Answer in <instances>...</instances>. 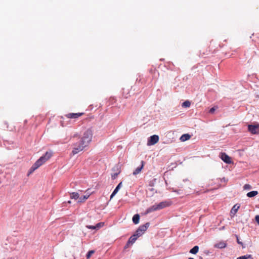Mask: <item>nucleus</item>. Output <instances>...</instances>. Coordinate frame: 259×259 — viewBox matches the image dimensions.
<instances>
[{
    "instance_id": "nucleus-1",
    "label": "nucleus",
    "mask_w": 259,
    "mask_h": 259,
    "mask_svg": "<svg viewBox=\"0 0 259 259\" xmlns=\"http://www.w3.org/2000/svg\"><path fill=\"white\" fill-rule=\"evenodd\" d=\"M52 156L51 152H47L45 154L41 156L31 167L28 175L32 173L35 170L48 161Z\"/></svg>"
},
{
    "instance_id": "nucleus-2",
    "label": "nucleus",
    "mask_w": 259,
    "mask_h": 259,
    "mask_svg": "<svg viewBox=\"0 0 259 259\" xmlns=\"http://www.w3.org/2000/svg\"><path fill=\"white\" fill-rule=\"evenodd\" d=\"M170 204H171L170 203H169L168 202H166V201L161 202L158 204H155L153 205V206L149 207L146 210V212L150 213L152 211L160 210L164 207L169 206Z\"/></svg>"
},
{
    "instance_id": "nucleus-3",
    "label": "nucleus",
    "mask_w": 259,
    "mask_h": 259,
    "mask_svg": "<svg viewBox=\"0 0 259 259\" xmlns=\"http://www.w3.org/2000/svg\"><path fill=\"white\" fill-rule=\"evenodd\" d=\"M92 131L91 130L88 129L84 132L80 141L88 146L92 141Z\"/></svg>"
},
{
    "instance_id": "nucleus-4",
    "label": "nucleus",
    "mask_w": 259,
    "mask_h": 259,
    "mask_svg": "<svg viewBox=\"0 0 259 259\" xmlns=\"http://www.w3.org/2000/svg\"><path fill=\"white\" fill-rule=\"evenodd\" d=\"M87 146L83 143L81 141H79L73 144V148L72 151V154L75 155L79 152L82 151Z\"/></svg>"
},
{
    "instance_id": "nucleus-5",
    "label": "nucleus",
    "mask_w": 259,
    "mask_h": 259,
    "mask_svg": "<svg viewBox=\"0 0 259 259\" xmlns=\"http://www.w3.org/2000/svg\"><path fill=\"white\" fill-rule=\"evenodd\" d=\"M248 130L252 134H258L259 124H249L248 125Z\"/></svg>"
},
{
    "instance_id": "nucleus-6",
    "label": "nucleus",
    "mask_w": 259,
    "mask_h": 259,
    "mask_svg": "<svg viewBox=\"0 0 259 259\" xmlns=\"http://www.w3.org/2000/svg\"><path fill=\"white\" fill-rule=\"evenodd\" d=\"M138 238H139V237L137 236L135 234L132 236H131L130 238L128 239V240L127 241L126 245L124 246V249H126L128 247H129L131 245H133L137 240Z\"/></svg>"
},
{
    "instance_id": "nucleus-7",
    "label": "nucleus",
    "mask_w": 259,
    "mask_h": 259,
    "mask_svg": "<svg viewBox=\"0 0 259 259\" xmlns=\"http://www.w3.org/2000/svg\"><path fill=\"white\" fill-rule=\"evenodd\" d=\"M84 113L83 112H79V113H69L66 114L65 116L67 118L70 119H77L82 115H84Z\"/></svg>"
},
{
    "instance_id": "nucleus-8",
    "label": "nucleus",
    "mask_w": 259,
    "mask_h": 259,
    "mask_svg": "<svg viewBox=\"0 0 259 259\" xmlns=\"http://www.w3.org/2000/svg\"><path fill=\"white\" fill-rule=\"evenodd\" d=\"M159 141V137L157 135H154L151 136L148 141V145H153L156 144Z\"/></svg>"
},
{
    "instance_id": "nucleus-9",
    "label": "nucleus",
    "mask_w": 259,
    "mask_h": 259,
    "mask_svg": "<svg viewBox=\"0 0 259 259\" xmlns=\"http://www.w3.org/2000/svg\"><path fill=\"white\" fill-rule=\"evenodd\" d=\"M220 158L223 161L227 164H231L232 162L231 157L227 155L225 153H221Z\"/></svg>"
},
{
    "instance_id": "nucleus-10",
    "label": "nucleus",
    "mask_w": 259,
    "mask_h": 259,
    "mask_svg": "<svg viewBox=\"0 0 259 259\" xmlns=\"http://www.w3.org/2000/svg\"><path fill=\"white\" fill-rule=\"evenodd\" d=\"M112 171H114V172L111 175V178L113 180H114L120 173V170L118 166H115L112 168Z\"/></svg>"
},
{
    "instance_id": "nucleus-11",
    "label": "nucleus",
    "mask_w": 259,
    "mask_h": 259,
    "mask_svg": "<svg viewBox=\"0 0 259 259\" xmlns=\"http://www.w3.org/2000/svg\"><path fill=\"white\" fill-rule=\"evenodd\" d=\"M104 223L100 222L98 223L96 226L87 225L86 227L88 229L92 230L98 229L103 227L104 226Z\"/></svg>"
},
{
    "instance_id": "nucleus-12",
    "label": "nucleus",
    "mask_w": 259,
    "mask_h": 259,
    "mask_svg": "<svg viewBox=\"0 0 259 259\" xmlns=\"http://www.w3.org/2000/svg\"><path fill=\"white\" fill-rule=\"evenodd\" d=\"M227 243L224 241H220L214 245V247L218 248H224L226 247Z\"/></svg>"
},
{
    "instance_id": "nucleus-13",
    "label": "nucleus",
    "mask_w": 259,
    "mask_h": 259,
    "mask_svg": "<svg viewBox=\"0 0 259 259\" xmlns=\"http://www.w3.org/2000/svg\"><path fill=\"white\" fill-rule=\"evenodd\" d=\"M150 223H146L145 225H141L139 227V231H141V232L143 233V234L144 233V232L147 230V229L149 227Z\"/></svg>"
},
{
    "instance_id": "nucleus-14",
    "label": "nucleus",
    "mask_w": 259,
    "mask_h": 259,
    "mask_svg": "<svg viewBox=\"0 0 259 259\" xmlns=\"http://www.w3.org/2000/svg\"><path fill=\"white\" fill-rule=\"evenodd\" d=\"M122 186V182H120L119 183V184L117 186L116 188L114 189L113 192H112V194L110 196V199H112L113 196L118 192L119 189Z\"/></svg>"
},
{
    "instance_id": "nucleus-15",
    "label": "nucleus",
    "mask_w": 259,
    "mask_h": 259,
    "mask_svg": "<svg viewBox=\"0 0 259 259\" xmlns=\"http://www.w3.org/2000/svg\"><path fill=\"white\" fill-rule=\"evenodd\" d=\"M141 163H142V165L140 167H137L135 170L133 172V175H136L137 174H139V173L141 172V170L142 169V168H143V166H144V162L143 161H141Z\"/></svg>"
},
{
    "instance_id": "nucleus-16",
    "label": "nucleus",
    "mask_w": 259,
    "mask_h": 259,
    "mask_svg": "<svg viewBox=\"0 0 259 259\" xmlns=\"http://www.w3.org/2000/svg\"><path fill=\"white\" fill-rule=\"evenodd\" d=\"M140 221V215L139 214H135L133 217V222L135 224H138Z\"/></svg>"
},
{
    "instance_id": "nucleus-17",
    "label": "nucleus",
    "mask_w": 259,
    "mask_h": 259,
    "mask_svg": "<svg viewBox=\"0 0 259 259\" xmlns=\"http://www.w3.org/2000/svg\"><path fill=\"white\" fill-rule=\"evenodd\" d=\"M190 138H191V136L190 135L184 134L181 137L180 140H181V141L184 142V141H186L190 139Z\"/></svg>"
},
{
    "instance_id": "nucleus-18",
    "label": "nucleus",
    "mask_w": 259,
    "mask_h": 259,
    "mask_svg": "<svg viewBox=\"0 0 259 259\" xmlns=\"http://www.w3.org/2000/svg\"><path fill=\"white\" fill-rule=\"evenodd\" d=\"M199 250V247L198 246H195L190 250V253L192 254H196Z\"/></svg>"
},
{
    "instance_id": "nucleus-19",
    "label": "nucleus",
    "mask_w": 259,
    "mask_h": 259,
    "mask_svg": "<svg viewBox=\"0 0 259 259\" xmlns=\"http://www.w3.org/2000/svg\"><path fill=\"white\" fill-rule=\"evenodd\" d=\"M258 194L257 191H252L247 193V196L248 197H252L256 196Z\"/></svg>"
},
{
    "instance_id": "nucleus-20",
    "label": "nucleus",
    "mask_w": 259,
    "mask_h": 259,
    "mask_svg": "<svg viewBox=\"0 0 259 259\" xmlns=\"http://www.w3.org/2000/svg\"><path fill=\"white\" fill-rule=\"evenodd\" d=\"M79 195L77 192H72L70 194V198L71 199H77L79 198Z\"/></svg>"
},
{
    "instance_id": "nucleus-21",
    "label": "nucleus",
    "mask_w": 259,
    "mask_h": 259,
    "mask_svg": "<svg viewBox=\"0 0 259 259\" xmlns=\"http://www.w3.org/2000/svg\"><path fill=\"white\" fill-rule=\"evenodd\" d=\"M239 208V205H238L237 204L234 205L231 210V212L232 213L235 214L237 212Z\"/></svg>"
},
{
    "instance_id": "nucleus-22",
    "label": "nucleus",
    "mask_w": 259,
    "mask_h": 259,
    "mask_svg": "<svg viewBox=\"0 0 259 259\" xmlns=\"http://www.w3.org/2000/svg\"><path fill=\"white\" fill-rule=\"evenodd\" d=\"M191 105V103L189 101H186L182 103V107L184 108L189 107Z\"/></svg>"
},
{
    "instance_id": "nucleus-23",
    "label": "nucleus",
    "mask_w": 259,
    "mask_h": 259,
    "mask_svg": "<svg viewBox=\"0 0 259 259\" xmlns=\"http://www.w3.org/2000/svg\"><path fill=\"white\" fill-rule=\"evenodd\" d=\"M90 196V195H85L83 196V197H81L79 198L78 202H83L85 200H87Z\"/></svg>"
},
{
    "instance_id": "nucleus-24",
    "label": "nucleus",
    "mask_w": 259,
    "mask_h": 259,
    "mask_svg": "<svg viewBox=\"0 0 259 259\" xmlns=\"http://www.w3.org/2000/svg\"><path fill=\"white\" fill-rule=\"evenodd\" d=\"M249 258H252V256L250 254L247 255L241 256L237 257V259H248Z\"/></svg>"
},
{
    "instance_id": "nucleus-25",
    "label": "nucleus",
    "mask_w": 259,
    "mask_h": 259,
    "mask_svg": "<svg viewBox=\"0 0 259 259\" xmlns=\"http://www.w3.org/2000/svg\"><path fill=\"white\" fill-rule=\"evenodd\" d=\"M94 250H90L87 254L86 257L87 259H89L91 256L94 253Z\"/></svg>"
},
{
    "instance_id": "nucleus-26",
    "label": "nucleus",
    "mask_w": 259,
    "mask_h": 259,
    "mask_svg": "<svg viewBox=\"0 0 259 259\" xmlns=\"http://www.w3.org/2000/svg\"><path fill=\"white\" fill-rule=\"evenodd\" d=\"M135 234H136L137 236L139 237L142 236L143 234L141 232V231H139V229L138 228L137 231H136Z\"/></svg>"
},
{
    "instance_id": "nucleus-27",
    "label": "nucleus",
    "mask_w": 259,
    "mask_h": 259,
    "mask_svg": "<svg viewBox=\"0 0 259 259\" xmlns=\"http://www.w3.org/2000/svg\"><path fill=\"white\" fill-rule=\"evenodd\" d=\"M235 236H236V237L237 238V243L241 245L243 248H245V246H244L243 243L239 240L238 236L237 235H236Z\"/></svg>"
},
{
    "instance_id": "nucleus-28",
    "label": "nucleus",
    "mask_w": 259,
    "mask_h": 259,
    "mask_svg": "<svg viewBox=\"0 0 259 259\" xmlns=\"http://www.w3.org/2000/svg\"><path fill=\"white\" fill-rule=\"evenodd\" d=\"M244 189L249 190L251 189V186L249 184H245L243 187Z\"/></svg>"
},
{
    "instance_id": "nucleus-29",
    "label": "nucleus",
    "mask_w": 259,
    "mask_h": 259,
    "mask_svg": "<svg viewBox=\"0 0 259 259\" xmlns=\"http://www.w3.org/2000/svg\"><path fill=\"white\" fill-rule=\"evenodd\" d=\"M255 219L256 222L257 223V224L259 225V215H256L255 217Z\"/></svg>"
},
{
    "instance_id": "nucleus-30",
    "label": "nucleus",
    "mask_w": 259,
    "mask_h": 259,
    "mask_svg": "<svg viewBox=\"0 0 259 259\" xmlns=\"http://www.w3.org/2000/svg\"><path fill=\"white\" fill-rule=\"evenodd\" d=\"M215 110V108L214 107H212L210 109L209 112L211 113H213L214 112Z\"/></svg>"
},
{
    "instance_id": "nucleus-31",
    "label": "nucleus",
    "mask_w": 259,
    "mask_h": 259,
    "mask_svg": "<svg viewBox=\"0 0 259 259\" xmlns=\"http://www.w3.org/2000/svg\"><path fill=\"white\" fill-rule=\"evenodd\" d=\"M156 69H154V70H153V72H156ZM151 71H153V70H151Z\"/></svg>"
},
{
    "instance_id": "nucleus-32",
    "label": "nucleus",
    "mask_w": 259,
    "mask_h": 259,
    "mask_svg": "<svg viewBox=\"0 0 259 259\" xmlns=\"http://www.w3.org/2000/svg\"><path fill=\"white\" fill-rule=\"evenodd\" d=\"M188 259H194V258L193 257H189Z\"/></svg>"
}]
</instances>
